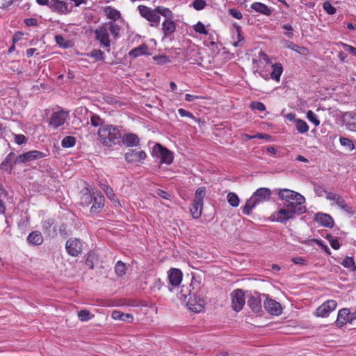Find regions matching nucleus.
<instances>
[{
    "instance_id": "nucleus-1",
    "label": "nucleus",
    "mask_w": 356,
    "mask_h": 356,
    "mask_svg": "<svg viewBox=\"0 0 356 356\" xmlns=\"http://www.w3.org/2000/svg\"><path fill=\"white\" fill-rule=\"evenodd\" d=\"M307 211L305 206H296L293 204H284L283 207L274 211L271 218L278 222L286 224L289 220L293 219Z\"/></svg>"
},
{
    "instance_id": "nucleus-2",
    "label": "nucleus",
    "mask_w": 356,
    "mask_h": 356,
    "mask_svg": "<svg viewBox=\"0 0 356 356\" xmlns=\"http://www.w3.org/2000/svg\"><path fill=\"white\" fill-rule=\"evenodd\" d=\"M97 136L102 144L108 147H112L115 145H120L122 134L116 126L106 124L99 127Z\"/></svg>"
},
{
    "instance_id": "nucleus-3",
    "label": "nucleus",
    "mask_w": 356,
    "mask_h": 356,
    "mask_svg": "<svg viewBox=\"0 0 356 356\" xmlns=\"http://www.w3.org/2000/svg\"><path fill=\"white\" fill-rule=\"evenodd\" d=\"M278 196L286 201L285 204H293L296 207L303 206L302 204L305 202V198L302 195L286 188L280 189Z\"/></svg>"
},
{
    "instance_id": "nucleus-4",
    "label": "nucleus",
    "mask_w": 356,
    "mask_h": 356,
    "mask_svg": "<svg viewBox=\"0 0 356 356\" xmlns=\"http://www.w3.org/2000/svg\"><path fill=\"white\" fill-rule=\"evenodd\" d=\"M138 10L140 15L151 23L152 26H159L161 17L156 11V7L152 9L146 6L140 5L138 6Z\"/></svg>"
},
{
    "instance_id": "nucleus-5",
    "label": "nucleus",
    "mask_w": 356,
    "mask_h": 356,
    "mask_svg": "<svg viewBox=\"0 0 356 356\" xmlns=\"http://www.w3.org/2000/svg\"><path fill=\"white\" fill-rule=\"evenodd\" d=\"M152 155L160 159L161 163L170 165L172 163L174 156L172 152L163 147L161 144L156 143L152 149Z\"/></svg>"
},
{
    "instance_id": "nucleus-6",
    "label": "nucleus",
    "mask_w": 356,
    "mask_h": 356,
    "mask_svg": "<svg viewBox=\"0 0 356 356\" xmlns=\"http://www.w3.org/2000/svg\"><path fill=\"white\" fill-rule=\"evenodd\" d=\"M232 307L236 312H240L245 302V294L242 289H237L231 293Z\"/></svg>"
},
{
    "instance_id": "nucleus-7",
    "label": "nucleus",
    "mask_w": 356,
    "mask_h": 356,
    "mask_svg": "<svg viewBox=\"0 0 356 356\" xmlns=\"http://www.w3.org/2000/svg\"><path fill=\"white\" fill-rule=\"evenodd\" d=\"M68 116V112L63 110L54 111L49 118V125L56 129L64 124Z\"/></svg>"
},
{
    "instance_id": "nucleus-8",
    "label": "nucleus",
    "mask_w": 356,
    "mask_h": 356,
    "mask_svg": "<svg viewBox=\"0 0 356 356\" xmlns=\"http://www.w3.org/2000/svg\"><path fill=\"white\" fill-rule=\"evenodd\" d=\"M46 154L38 150H32L20 154L15 158L14 163H23L44 158Z\"/></svg>"
},
{
    "instance_id": "nucleus-9",
    "label": "nucleus",
    "mask_w": 356,
    "mask_h": 356,
    "mask_svg": "<svg viewBox=\"0 0 356 356\" xmlns=\"http://www.w3.org/2000/svg\"><path fill=\"white\" fill-rule=\"evenodd\" d=\"M95 39L98 40L100 44L105 48H107V51H110L111 40L109 39L108 32L106 29V26L104 24L97 29L95 31Z\"/></svg>"
},
{
    "instance_id": "nucleus-10",
    "label": "nucleus",
    "mask_w": 356,
    "mask_h": 356,
    "mask_svg": "<svg viewBox=\"0 0 356 356\" xmlns=\"http://www.w3.org/2000/svg\"><path fill=\"white\" fill-rule=\"evenodd\" d=\"M65 248L70 255L76 257L82 252L83 244L79 239L71 238L67 241Z\"/></svg>"
},
{
    "instance_id": "nucleus-11",
    "label": "nucleus",
    "mask_w": 356,
    "mask_h": 356,
    "mask_svg": "<svg viewBox=\"0 0 356 356\" xmlns=\"http://www.w3.org/2000/svg\"><path fill=\"white\" fill-rule=\"evenodd\" d=\"M337 306L335 300H328L316 309L315 315L318 317H326L337 308Z\"/></svg>"
},
{
    "instance_id": "nucleus-12",
    "label": "nucleus",
    "mask_w": 356,
    "mask_h": 356,
    "mask_svg": "<svg viewBox=\"0 0 356 356\" xmlns=\"http://www.w3.org/2000/svg\"><path fill=\"white\" fill-rule=\"evenodd\" d=\"M264 307L266 312L271 315L279 316L282 312L281 305L271 298H266L264 302Z\"/></svg>"
},
{
    "instance_id": "nucleus-13",
    "label": "nucleus",
    "mask_w": 356,
    "mask_h": 356,
    "mask_svg": "<svg viewBox=\"0 0 356 356\" xmlns=\"http://www.w3.org/2000/svg\"><path fill=\"white\" fill-rule=\"evenodd\" d=\"M146 153L143 151L129 149L124 155V159L128 163H136L143 161L146 159Z\"/></svg>"
},
{
    "instance_id": "nucleus-14",
    "label": "nucleus",
    "mask_w": 356,
    "mask_h": 356,
    "mask_svg": "<svg viewBox=\"0 0 356 356\" xmlns=\"http://www.w3.org/2000/svg\"><path fill=\"white\" fill-rule=\"evenodd\" d=\"M347 323H352L351 313L349 309L343 308L339 311L335 323L337 326L342 327Z\"/></svg>"
},
{
    "instance_id": "nucleus-15",
    "label": "nucleus",
    "mask_w": 356,
    "mask_h": 356,
    "mask_svg": "<svg viewBox=\"0 0 356 356\" xmlns=\"http://www.w3.org/2000/svg\"><path fill=\"white\" fill-rule=\"evenodd\" d=\"M314 221L319 223L321 225L332 228L334 227V222L333 218L329 214L324 213H317L314 216Z\"/></svg>"
},
{
    "instance_id": "nucleus-16",
    "label": "nucleus",
    "mask_w": 356,
    "mask_h": 356,
    "mask_svg": "<svg viewBox=\"0 0 356 356\" xmlns=\"http://www.w3.org/2000/svg\"><path fill=\"white\" fill-rule=\"evenodd\" d=\"M272 193L268 188H259L252 195L258 204L268 201L270 199Z\"/></svg>"
},
{
    "instance_id": "nucleus-17",
    "label": "nucleus",
    "mask_w": 356,
    "mask_h": 356,
    "mask_svg": "<svg viewBox=\"0 0 356 356\" xmlns=\"http://www.w3.org/2000/svg\"><path fill=\"white\" fill-rule=\"evenodd\" d=\"M248 305L255 314H259L261 312V301L259 293H255L250 296L248 300Z\"/></svg>"
},
{
    "instance_id": "nucleus-18",
    "label": "nucleus",
    "mask_w": 356,
    "mask_h": 356,
    "mask_svg": "<svg viewBox=\"0 0 356 356\" xmlns=\"http://www.w3.org/2000/svg\"><path fill=\"white\" fill-rule=\"evenodd\" d=\"M182 272L178 268H171L168 272V280L172 286H177L182 280Z\"/></svg>"
},
{
    "instance_id": "nucleus-19",
    "label": "nucleus",
    "mask_w": 356,
    "mask_h": 356,
    "mask_svg": "<svg viewBox=\"0 0 356 356\" xmlns=\"http://www.w3.org/2000/svg\"><path fill=\"white\" fill-rule=\"evenodd\" d=\"M49 8L58 13L63 14L68 12L67 3L60 0H51L49 4Z\"/></svg>"
},
{
    "instance_id": "nucleus-20",
    "label": "nucleus",
    "mask_w": 356,
    "mask_h": 356,
    "mask_svg": "<svg viewBox=\"0 0 356 356\" xmlns=\"http://www.w3.org/2000/svg\"><path fill=\"white\" fill-rule=\"evenodd\" d=\"M121 141L127 147H136L140 143V138L135 134H126L122 136Z\"/></svg>"
},
{
    "instance_id": "nucleus-21",
    "label": "nucleus",
    "mask_w": 356,
    "mask_h": 356,
    "mask_svg": "<svg viewBox=\"0 0 356 356\" xmlns=\"http://www.w3.org/2000/svg\"><path fill=\"white\" fill-rule=\"evenodd\" d=\"M93 204L90 208L91 213H98L104 206L105 199L101 193L93 196Z\"/></svg>"
},
{
    "instance_id": "nucleus-22",
    "label": "nucleus",
    "mask_w": 356,
    "mask_h": 356,
    "mask_svg": "<svg viewBox=\"0 0 356 356\" xmlns=\"http://www.w3.org/2000/svg\"><path fill=\"white\" fill-rule=\"evenodd\" d=\"M252 10L256 13H260L266 16H270L272 14L273 10L267 5L261 2H254L250 5Z\"/></svg>"
},
{
    "instance_id": "nucleus-23",
    "label": "nucleus",
    "mask_w": 356,
    "mask_h": 356,
    "mask_svg": "<svg viewBox=\"0 0 356 356\" xmlns=\"http://www.w3.org/2000/svg\"><path fill=\"white\" fill-rule=\"evenodd\" d=\"M15 155L14 152L9 153L0 164V168L10 172L13 170V165L16 164L14 163L15 160Z\"/></svg>"
},
{
    "instance_id": "nucleus-24",
    "label": "nucleus",
    "mask_w": 356,
    "mask_h": 356,
    "mask_svg": "<svg viewBox=\"0 0 356 356\" xmlns=\"http://www.w3.org/2000/svg\"><path fill=\"white\" fill-rule=\"evenodd\" d=\"M27 242L31 245H40L43 243V236L39 231L31 232L27 237Z\"/></svg>"
},
{
    "instance_id": "nucleus-25",
    "label": "nucleus",
    "mask_w": 356,
    "mask_h": 356,
    "mask_svg": "<svg viewBox=\"0 0 356 356\" xmlns=\"http://www.w3.org/2000/svg\"><path fill=\"white\" fill-rule=\"evenodd\" d=\"M162 29L163 31L164 37L167 38L171 35L176 30V24L172 20H164L162 23Z\"/></svg>"
},
{
    "instance_id": "nucleus-26",
    "label": "nucleus",
    "mask_w": 356,
    "mask_h": 356,
    "mask_svg": "<svg viewBox=\"0 0 356 356\" xmlns=\"http://www.w3.org/2000/svg\"><path fill=\"white\" fill-rule=\"evenodd\" d=\"M259 204L255 198L252 195L250 198L247 200L245 204L242 207V212L245 215H250L252 210Z\"/></svg>"
},
{
    "instance_id": "nucleus-27",
    "label": "nucleus",
    "mask_w": 356,
    "mask_h": 356,
    "mask_svg": "<svg viewBox=\"0 0 356 356\" xmlns=\"http://www.w3.org/2000/svg\"><path fill=\"white\" fill-rule=\"evenodd\" d=\"M203 203L194 201L193 202L192 206L190 209V211L193 218L198 219L201 215L202 211Z\"/></svg>"
},
{
    "instance_id": "nucleus-28",
    "label": "nucleus",
    "mask_w": 356,
    "mask_h": 356,
    "mask_svg": "<svg viewBox=\"0 0 356 356\" xmlns=\"http://www.w3.org/2000/svg\"><path fill=\"white\" fill-rule=\"evenodd\" d=\"M148 47L145 44H143L132 50L129 53V56L132 58H136L142 55L147 54Z\"/></svg>"
},
{
    "instance_id": "nucleus-29",
    "label": "nucleus",
    "mask_w": 356,
    "mask_h": 356,
    "mask_svg": "<svg viewBox=\"0 0 356 356\" xmlns=\"http://www.w3.org/2000/svg\"><path fill=\"white\" fill-rule=\"evenodd\" d=\"M111 316L115 320H121L124 321H132L134 317L131 314H124L119 310H114Z\"/></svg>"
},
{
    "instance_id": "nucleus-30",
    "label": "nucleus",
    "mask_w": 356,
    "mask_h": 356,
    "mask_svg": "<svg viewBox=\"0 0 356 356\" xmlns=\"http://www.w3.org/2000/svg\"><path fill=\"white\" fill-rule=\"evenodd\" d=\"M273 71L270 73V78L276 81H279L280 76L283 72V67L280 63H275L272 65Z\"/></svg>"
},
{
    "instance_id": "nucleus-31",
    "label": "nucleus",
    "mask_w": 356,
    "mask_h": 356,
    "mask_svg": "<svg viewBox=\"0 0 356 356\" xmlns=\"http://www.w3.org/2000/svg\"><path fill=\"white\" fill-rule=\"evenodd\" d=\"M325 193L326 195V199L328 200L334 201L335 203L340 207L344 202L345 200L343 197L340 196L338 194L330 192V191H325Z\"/></svg>"
},
{
    "instance_id": "nucleus-32",
    "label": "nucleus",
    "mask_w": 356,
    "mask_h": 356,
    "mask_svg": "<svg viewBox=\"0 0 356 356\" xmlns=\"http://www.w3.org/2000/svg\"><path fill=\"white\" fill-rule=\"evenodd\" d=\"M104 25L106 26L107 31H109L114 38H116L119 36L120 26L118 25L115 22H109L108 23L104 24Z\"/></svg>"
},
{
    "instance_id": "nucleus-33",
    "label": "nucleus",
    "mask_w": 356,
    "mask_h": 356,
    "mask_svg": "<svg viewBox=\"0 0 356 356\" xmlns=\"http://www.w3.org/2000/svg\"><path fill=\"white\" fill-rule=\"evenodd\" d=\"M156 11L158 12L159 16L162 15L165 18V20L173 19L174 15L169 8L163 6H157Z\"/></svg>"
},
{
    "instance_id": "nucleus-34",
    "label": "nucleus",
    "mask_w": 356,
    "mask_h": 356,
    "mask_svg": "<svg viewBox=\"0 0 356 356\" xmlns=\"http://www.w3.org/2000/svg\"><path fill=\"white\" fill-rule=\"evenodd\" d=\"M341 264L351 272H355L356 270L355 262L354 259L351 257H346Z\"/></svg>"
},
{
    "instance_id": "nucleus-35",
    "label": "nucleus",
    "mask_w": 356,
    "mask_h": 356,
    "mask_svg": "<svg viewBox=\"0 0 356 356\" xmlns=\"http://www.w3.org/2000/svg\"><path fill=\"white\" fill-rule=\"evenodd\" d=\"M104 11L106 16L113 21L119 19L121 16L120 13L114 8H112L111 6L106 7Z\"/></svg>"
},
{
    "instance_id": "nucleus-36",
    "label": "nucleus",
    "mask_w": 356,
    "mask_h": 356,
    "mask_svg": "<svg viewBox=\"0 0 356 356\" xmlns=\"http://www.w3.org/2000/svg\"><path fill=\"white\" fill-rule=\"evenodd\" d=\"M296 128L300 134H305L309 130V126L307 122L301 119H296Z\"/></svg>"
},
{
    "instance_id": "nucleus-37",
    "label": "nucleus",
    "mask_w": 356,
    "mask_h": 356,
    "mask_svg": "<svg viewBox=\"0 0 356 356\" xmlns=\"http://www.w3.org/2000/svg\"><path fill=\"white\" fill-rule=\"evenodd\" d=\"M90 123L95 127H104V120L102 119L99 115L90 113Z\"/></svg>"
},
{
    "instance_id": "nucleus-38",
    "label": "nucleus",
    "mask_w": 356,
    "mask_h": 356,
    "mask_svg": "<svg viewBox=\"0 0 356 356\" xmlns=\"http://www.w3.org/2000/svg\"><path fill=\"white\" fill-rule=\"evenodd\" d=\"M100 186L102 188V190L104 191V193H106V195L108 199H110L112 202H117L116 195L114 193L113 190L111 186H109L108 185H106V184H102Z\"/></svg>"
},
{
    "instance_id": "nucleus-39",
    "label": "nucleus",
    "mask_w": 356,
    "mask_h": 356,
    "mask_svg": "<svg viewBox=\"0 0 356 356\" xmlns=\"http://www.w3.org/2000/svg\"><path fill=\"white\" fill-rule=\"evenodd\" d=\"M227 200L228 203L234 207H236L239 205L240 199L238 196L233 192H230L227 195Z\"/></svg>"
},
{
    "instance_id": "nucleus-40",
    "label": "nucleus",
    "mask_w": 356,
    "mask_h": 356,
    "mask_svg": "<svg viewBox=\"0 0 356 356\" xmlns=\"http://www.w3.org/2000/svg\"><path fill=\"white\" fill-rule=\"evenodd\" d=\"M75 143H76L75 138L74 136H65L63 139V140L61 142V145L65 148H70V147H73L75 145Z\"/></svg>"
},
{
    "instance_id": "nucleus-41",
    "label": "nucleus",
    "mask_w": 356,
    "mask_h": 356,
    "mask_svg": "<svg viewBox=\"0 0 356 356\" xmlns=\"http://www.w3.org/2000/svg\"><path fill=\"white\" fill-rule=\"evenodd\" d=\"M206 195V190L204 187L198 188L195 193V199L194 201L200 202L203 203V200Z\"/></svg>"
},
{
    "instance_id": "nucleus-42",
    "label": "nucleus",
    "mask_w": 356,
    "mask_h": 356,
    "mask_svg": "<svg viewBox=\"0 0 356 356\" xmlns=\"http://www.w3.org/2000/svg\"><path fill=\"white\" fill-rule=\"evenodd\" d=\"M236 34H237V41L234 43L235 47H241L242 45L241 42L244 40V38L243 36L242 29L240 26L234 24Z\"/></svg>"
},
{
    "instance_id": "nucleus-43",
    "label": "nucleus",
    "mask_w": 356,
    "mask_h": 356,
    "mask_svg": "<svg viewBox=\"0 0 356 356\" xmlns=\"http://www.w3.org/2000/svg\"><path fill=\"white\" fill-rule=\"evenodd\" d=\"M127 267L121 261H118L115 266V272L118 276H122L125 274Z\"/></svg>"
},
{
    "instance_id": "nucleus-44",
    "label": "nucleus",
    "mask_w": 356,
    "mask_h": 356,
    "mask_svg": "<svg viewBox=\"0 0 356 356\" xmlns=\"http://www.w3.org/2000/svg\"><path fill=\"white\" fill-rule=\"evenodd\" d=\"M340 144L348 148V150L352 151L355 149V145L353 144V142L346 137H340L339 138Z\"/></svg>"
},
{
    "instance_id": "nucleus-45",
    "label": "nucleus",
    "mask_w": 356,
    "mask_h": 356,
    "mask_svg": "<svg viewBox=\"0 0 356 356\" xmlns=\"http://www.w3.org/2000/svg\"><path fill=\"white\" fill-rule=\"evenodd\" d=\"M89 56L94 58L95 60H104V53L100 50L95 49H93L89 54Z\"/></svg>"
},
{
    "instance_id": "nucleus-46",
    "label": "nucleus",
    "mask_w": 356,
    "mask_h": 356,
    "mask_svg": "<svg viewBox=\"0 0 356 356\" xmlns=\"http://www.w3.org/2000/svg\"><path fill=\"white\" fill-rule=\"evenodd\" d=\"M94 315H92L88 310L83 309L79 312L78 317L81 321H87L90 320Z\"/></svg>"
},
{
    "instance_id": "nucleus-47",
    "label": "nucleus",
    "mask_w": 356,
    "mask_h": 356,
    "mask_svg": "<svg viewBox=\"0 0 356 356\" xmlns=\"http://www.w3.org/2000/svg\"><path fill=\"white\" fill-rule=\"evenodd\" d=\"M326 238L328 240L331 247L334 250H339L340 248V243L337 239V238L334 237L330 234H327Z\"/></svg>"
},
{
    "instance_id": "nucleus-48",
    "label": "nucleus",
    "mask_w": 356,
    "mask_h": 356,
    "mask_svg": "<svg viewBox=\"0 0 356 356\" xmlns=\"http://www.w3.org/2000/svg\"><path fill=\"white\" fill-rule=\"evenodd\" d=\"M97 260L95 253L89 252L86 260V265L91 270L94 268V262Z\"/></svg>"
},
{
    "instance_id": "nucleus-49",
    "label": "nucleus",
    "mask_w": 356,
    "mask_h": 356,
    "mask_svg": "<svg viewBox=\"0 0 356 356\" xmlns=\"http://www.w3.org/2000/svg\"><path fill=\"white\" fill-rule=\"evenodd\" d=\"M323 8L328 15H334L337 12V9L331 4L329 1L323 3Z\"/></svg>"
},
{
    "instance_id": "nucleus-50",
    "label": "nucleus",
    "mask_w": 356,
    "mask_h": 356,
    "mask_svg": "<svg viewBox=\"0 0 356 356\" xmlns=\"http://www.w3.org/2000/svg\"><path fill=\"white\" fill-rule=\"evenodd\" d=\"M92 200L93 197L88 191V190H87V191L84 193L81 197V204L88 206L92 202Z\"/></svg>"
},
{
    "instance_id": "nucleus-51",
    "label": "nucleus",
    "mask_w": 356,
    "mask_h": 356,
    "mask_svg": "<svg viewBox=\"0 0 356 356\" xmlns=\"http://www.w3.org/2000/svg\"><path fill=\"white\" fill-rule=\"evenodd\" d=\"M307 119L312 122L316 127L320 124V121L317 118V115L311 110L307 113Z\"/></svg>"
},
{
    "instance_id": "nucleus-52",
    "label": "nucleus",
    "mask_w": 356,
    "mask_h": 356,
    "mask_svg": "<svg viewBox=\"0 0 356 356\" xmlns=\"http://www.w3.org/2000/svg\"><path fill=\"white\" fill-rule=\"evenodd\" d=\"M192 5L196 10H202L206 7L207 3L204 0H194Z\"/></svg>"
},
{
    "instance_id": "nucleus-53",
    "label": "nucleus",
    "mask_w": 356,
    "mask_h": 356,
    "mask_svg": "<svg viewBox=\"0 0 356 356\" xmlns=\"http://www.w3.org/2000/svg\"><path fill=\"white\" fill-rule=\"evenodd\" d=\"M153 59L159 65H163L170 62L169 58L164 55L155 56Z\"/></svg>"
},
{
    "instance_id": "nucleus-54",
    "label": "nucleus",
    "mask_w": 356,
    "mask_h": 356,
    "mask_svg": "<svg viewBox=\"0 0 356 356\" xmlns=\"http://www.w3.org/2000/svg\"><path fill=\"white\" fill-rule=\"evenodd\" d=\"M194 30L195 32L200 33V34H204V35L208 34V31L206 29L205 26L201 22H198L194 26Z\"/></svg>"
},
{
    "instance_id": "nucleus-55",
    "label": "nucleus",
    "mask_w": 356,
    "mask_h": 356,
    "mask_svg": "<svg viewBox=\"0 0 356 356\" xmlns=\"http://www.w3.org/2000/svg\"><path fill=\"white\" fill-rule=\"evenodd\" d=\"M282 29L286 30L284 32V35H286L288 38H292L293 37V28L290 24H285L282 26Z\"/></svg>"
},
{
    "instance_id": "nucleus-56",
    "label": "nucleus",
    "mask_w": 356,
    "mask_h": 356,
    "mask_svg": "<svg viewBox=\"0 0 356 356\" xmlns=\"http://www.w3.org/2000/svg\"><path fill=\"white\" fill-rule=\"evenodd\" d=\"M250 108L252 110H257L259 111H264L266 109L265 105L260 102H253L250 104Z\"/></svg>"
},
{
    "instance_id": "nucleus-57",
    "label": "nucleus",
    "mask_w": 356,
    "mask_h": 356,
    "mask_svg": "<svg viewBox=\"0 0 356 356\" xmlns=\"http://www.w3.org/2000/svg\"><path fill=\"white\" fill-rule=\"evenodd\" d=\"M229 14L237 19H241L242 17H243V15L241 13V12L237 9H235V8H231L229 10Z\"/></svg>"
},
{
    "instance_id": "nucleus-58",
    "label": "nucleus",
    "mask_w": 356,
    "mask_h": 356,
    "mask_svg": "<svg viewBox=\"0 0 356 356\" xmlns=\"http://www.w3.org/2000/svg\"><path fill=\"white\" fill-rule=\"evenodd\" d=\"M54 224V221L52 219H47L42 222V227L44 232H49L50 228Z\"/></svg>"
},
{
    "instance_id": "nucleus-59",
    "label": "nucleus",
    "mask_w": 356,
    "mask_h": 356,
    "mask_svg": "<svg viewBox=\"0 0 356 356\" xmlns=\"http://www.w3.org/2000/svg\"><path fill=\"white\" fill-rule=\"evenodd\" d=\"M27 141L26 138L22 134L15 135V142L18 145L26 143Z\"/></svg>"
},
{
    "instance_id": "nucleus-60",
    "label": "nucleus",
    "mask_w": 356,
    "mask_h": 356,
    "mask_svg": "<svg viewBox=\"0 0 356 356\" xmlns=\"http://www.w3.org/2000/svg\"><path fill=\"white\" fill-rule=\"evenodd\" d=\"M317 245L325 251V252L330 255L331 254L330 250L329 249L328 246L325 245L323 241L321 240H315Z\"/></svg>"
},
{
    "instance_id": "nucleus-61",
    "label": "nucleus",
    "mask_w": 356,
    "mask_h": 356,
    "mask_svg": "<svg viewBox=\"0 0 356 356\" xmlns=\"http://www.w3.org/2000/svg\"><path fill=\"white\" fill-rule=\"evenodd\" d=\"M178 113L181 117H188L192 119H195V117L193 116V113L184 108H179Z\"/></svg>"
},
{
    "instance_id": "nucleus-62",
    "label": "nucleus",
    "mask_w": 356,
    "mask_h": 356,
    "mask_svg": "<svg viewBox=\"0 0 356 356\" xmlns=\"http://www.w3.org/2000/svg\"><path fill=\"white\" fill-rule=\"evenodd\" d=\"M155 193L156 195L160 196L162 198L165 199V200H168L170 197V194L168 192H166L163 190H161V189H159V188L156 189L155 191Z\"/></svg>"
},
{
    "instance_id": "nucleus-63",
    "label": "nucleus",
    "mask_w": 356,
    "mask_h": 356,
    "mask_svg": "<svg viewBox=\"0 0 356 356\" xmlns=\"http://www.w3.org/2000/svg\"><path fill=\"white\" fill-rule=\"evenodd\" d=\"M24 24L27 26H35L38 25V21L35 18H26L24 19Z\"/></svg>"
},
{
    "instance_id": "nucleus-64",
    "label": "nucleus",
    "mask_w": 356,
    "mask_h": 356,
    "mask_svg": "<svg viewBox=\"0 0 356 356\" xmlns=\"http://www.w3.org/2000/svg\"><path fill=\"white\" fill-rule=\"evenodd\" d=\"M340 44L346 51H348L351 54H353V51H355L354 49L355 47H354L351 45H349V44L343 43V42H340Z\"/></svg>"
}]
</instances>
